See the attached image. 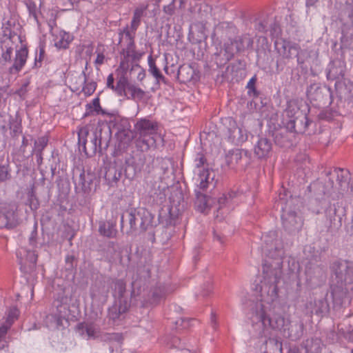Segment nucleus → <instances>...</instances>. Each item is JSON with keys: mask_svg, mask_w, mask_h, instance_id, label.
Listing matches in <instances>:
<instances>
[{"mask_svg": "<svg viewBox=\"0 0 353 353\" xmlns=\"http://www.w3.org/2000/svg\"><path fill=\"white\" fill-rule=\"evenodd\" d=\"M67 299V298H61V299L56 300L54 303L57 307V313L48 315L46 317L47 323L48 322L52 323L56 329L64 327L63 321L66 323H68L70 307L66 302Z\"/></svg>", "mask_w": 353, "mask_h": 353, "instance_id": "obj_14", "label": "nucleus"}, {"mask_svg": "<svg viewBox=\"0 0 353 353\" xmlns=\"http://www.w3.org/2000/svg\"><path fill=\"white\" fill-rule=\"evenodd\" d=\"M277 205L281 208L283 227L289 233L298 232L303 225L300 213V199L292 197L290 192L282 188L279 194Z\"/></svg>", "mask_w": 353, "mask_h": 353, "instance_id": "obj_3", "label": "nucleus"}, {"mask_svg": "<svg viewBox=\"0 0 353 353\" xmlns=\"http://www.w3.org/2000/svg\"><path fill=\"white\" fill-rule=\"evenodd\" d=\"M307 96L316 107L328 106L333 101L331 88L319 83H312L307 88Z\"/></svg>", "mask_w": 353, "mask_h": 353, "instance_id": "obj_10", "label": "nucleus"}, {"mask_svg": "<svg viewBox=\"0 0 353 353\" xmlns=\"http://www.w3.org/2000/svg\"><path fill=\"white\" fill-rule=\"evenodd\" d=\"M38 255L34 250H26V260L29 263V268L33 269L35 268L37 261Z\"/></svg>", "mask_w": 353, "mask_h": 353, "instance_id": "obj_56", "label": "nucleus"}, {"mask_svg": "<svg viewBox=\"0 0 353 353\" xmlns=\"http://www.w3.org/2000/svg\"><path fill=\"white\" fill-rule=\"evenodd\" d=\"M295 57L296 58V63L301 68H303L305 63L310 58V54L307 50L301 49L298 46Z\"/></svg>", "mask_w": 353, "mask_h": 353, "instance_id": "obj_54", "label": "nucleus"}, {"mask_svg": "<svg viewBox=\"0 0 353 353\" xmlns=\"http://www.w3.org/2000/svg\"><path fill=\"white\" fill-rule=\"evenodd\" d=\"M158 125L156 122L147 119L139 120L134 125V132H136V145L141 150H147L154 145L156 140L154 135L157 134Z\"/></svg>", "mask_w": 353, "mask_h": 353, "instance_id": "obj_7", "label": "nucleus"}, {"mask_svg": "<svg viewBox=\"0 0 353 353\" xmlns=\"http://www.w3.org/2000/svg\"><path fill=\"white\" fill-rule=\"evenodd\" d=\"M148 5H142L137 8L133 12V17L132 20H134L137 22L141 23V19L144 15L145 10L148 9Z\"/></svg>", "mask_w": 353, "mask_h": 353, "instance_id": "obj_57", "label": "nucleus"}, {"mask_svg": "<svg viewBox=\"0 0 353 353\" xmlns=\"http://www.w3.org/2000/svg\"><path fill=\"white\" fill-rule=\"evenodd\" d=\"M1 60L3 61V64L10 63L12 60V54L13 52V48L11 45L6 44L4 47H1Z\"/></svg>", "mask_w": 353, "mask_h": 353, "instance_id": "obj_55", "label": "nucleus"}, {"mask_svg": "<svg viewBox=\"0 0 353 353\" xmlns=\"http://www.w3.org/2000/svg\"><path fill=\"white\" fill-rule=\"evenodd\" d=\"M117 91L119 97L131 100L141 101L145 95L143 90L130 83L124 74L119 77L117 80Z\"/></svg>", "mask_w": 353, "mask_h": 353, "instance_id": "obj_13", "label": "nucleus"}, {"mask_svg": "<svg viewBox=\"0 0 353 353\" xmlns=\"http://www.w3.org/2000/svg\"><path fill=\"white\" fill-rule=\"evenodd\" d=\"M327 296V293L324 297L314 299L313 301H310L306 303V309L311 315L315 314L322 317L328 314L330 305Z\"/></svg>", "mask_w": 353, "mask_h": 353, "instance_id": "obj_24", "label": "nucleus"}, {"mask_svg": "<svg viewBox=\"0 0 353 353\" xmlns=\"http://www.w3.org/2000/svg\"><path fill=\"white\" fill-rule=\"evenodd\" d=\"M12 179L11 168L9 161L0 163V183L10 181Z\"/></svg>", "mask_w": 353, "mask_h": 353, "instance_id": "obj_49", "label": "nucleus"}, {"mask_svg": "<svg viewBox=\"0 0 353 353\" xmlns=\"http://www.w3.org/2000/svg\"><path fill=\"white\" fill-rule=\"evenodd\" d=\"M335 90L339 100L342 102L353 100V83L349 79L337 81L335 83Z\"/></svg>", "mask_w": 353, "mask_h": 353, "instance_id": "obj_26", "label": "nucleus"}, {"mask_svg": "<svg viewBox=\"0 0 353 353\" xmlns=\"http://www.w3.org/2000/svg\"><path fill=\"white\" fill-rule=\"evenodd\" d=\"M148 72L155 78L157 82L159 83L160 81H162L164 83H166L165 78L157 66L155 60L153 59L152 55L148 57Z\"/></svg>", "mask_w": 353, "mask_h": 353, "instance_id": "obj_44", "label": "nucleus"}, {"mask_svg": "<svg viewBox=\"0 0 353 353\" xmlns=\"http://www.w3.org/2000/svg\"><path fill=\"white\" fill-rule=\"evenodd\" d=\"M333 273L332 296L333 303L342 305L348 290L347 285L353 283V262L349 261H334L331 266Z\"/></svg>", "mask_w": 353, "mask_h": 353, "instance_id": "obj_4", "label": "nucleus"}, {"mask_svg": "<svg viewBox=\"0 0 353 353\" xmlns=\"http://www.w3.org/2000/svg\"><path fill=\"white\" fill-rule=\"evenodd\" d=\"M153 219L154 215L145 208H129L121 215V230L123 231L124 222L126 221L128 223L126 234L137 236L152 228Z\"/></svg>", "mask_w": 353, "mask_h": 353, "instance_id": "obj_5", "label": "nucleus"}, {"mask_svg": "<svg viewBox=\"0 0 353 353\" xmlns=\"http://www.w3.org/2000/svg\"><path fill=\"white\" fill-rule=\"evenodd\" d=\"M159 220L165 226L174 224L175 216L172 214V207L167 206L165 208H162L159 212Z\"/></svg>", "mask_w": 353, "mask_h": 353, "instance_id": "obj_43", "label": "nucleus"}, {"mask_svg": "<svg viewBox=\"0 0 353 353\" xmlns=\"http://www.w3.org/2000/svg\"><path fill=\"white\" fill-rule=\"evenodd\" d=\"M272 152V143L266 137H259L254 146V154L259 159L269 158Z\"/></svg>", "mask_w": 353, "mask_h": 353, "instance_id": "obj_29", "label": "nucleus"}, {"mask_svg": "<svg viewBox=\"0 0 353 353\" xmlns=\"http://www.w3.org/2000/svg\"><path fill=\"white\" fill-rule=\"evenodd\" d=\"M251 153L246 150L235 148L228 151L225 155L227 165L234 168L236 165L247 167L251 163Z\"/></svg>", "mask_w": 353, "mask_h": 353, "instance_id": "obj_17", "label": "nucleus"}, {"mask_svg": "<svg viewBox=\"0 0 353 353\" xmlns=\"http://www.w3.org/2000/svg\"><path fill=\"white\" fill-rule=\"evenodd\" d=\"M89 128L87 126L81 128L78 132V141L80 147H82L83 151L88 154L87 143L90 136Z\"/></svg>", "mask_w": 353, "mask_h": 353, "instance_id": "obj_45", "label": "nucleus"}, {"mask_svg": "<svg viewBox=\"0 0 353 353\" xmlns=\"http://www.w3.org/2000/svg\"><path fill=\"white\" fill-rule=\"evenodd\" d=\"M233 57L234 49L224 43V48L220 49L213 54L212 61L219 68L224 66Z\"/></svg>", "mask_w": 353, "mask_h": 353, "instance_id": "obj_32", "label": "nucleus"}, {"mask_svg": "<svg viewBox=\"0 0 353 353\" xmlns=\"http://www.w3.org/2000/svg\"><path fill=\"white\" fill-rule=\"evenodd\" d=\"M130 305V303L128 302L118 303L114 301V303L108 309V319L113 322L121 320L123 315L129 310Z\"/></svg>", "mask_w": 353, "mask_h": 353, "instance_id": "obj_31", "label": "nucleus"}, {"mask_svg": "<svg viewBox=\"0 0 353 353\" xmlns=\"http://www.w3.org/2000/svg\"><path fill=\"white\" fill-rule=\"evenodd\" d=\"M199 72L196 71V64H183L181 65L176 73V79L181 83H187L192 81L199 79Z\"/></svg>", "mask_w": 353, "mask_h": 353, "instance_id": "obj_23", "label": "nucleus"}, {"mask_svg": "<svg viewBox=\"0 0 353 353\" xmlns=\"http://www.w3.org/2000/svg\"><path fill=\"white\" fill-rule=\"evenodd\" d=\"M26 5L28 10L29 14L30 16H32L34 17V19L37 21H38V17H37V8L36 3L32 0H27L26 1Z\"/></svg>", "mask_w": 353, "mask_h": 353, "instance_id": "obj_62", "label": "nucleus"}, {"mask_svg": "<svg viewBox=\"0 0 353 353\" xmlns=\"http://www.w3.org/2000/svg\"><path fill=\"white\" fill-rule=\"evenodd\" d=\"M117 145L116 147L119 150H125L131 141L136 137V132L134 130L116 132L115 134Z\"/></svg>", "mask_w": 353, "mask_h": 353, "instance_id": "obj_39", "label": "nucleus"}, {"mask_svg": "<svg viewBox=\"0 0 353 353\" xmlns=\"http://www.w3.org/2000/svg\"><path fill=\"white\" fill-rule=\"evenodd\" d=\"M200 190L196 189L194 191L196 196L194 206L197 211L203 213L212 207L211 201L212 199L202 193Z\"/></svg>", "mask_w": 353, "mask_h": 353, "instance_id": "obj_37", "label": "nucleus"}, {"mask_svg": "<svg viewBox=\"0 0 353 353\" xmlns=\"http://www.w3.org/2000/svg\"><path fill=\"white\" fill-rule=\"evenodd\" d=\"M159 161V167L163 174H167L172 167V162L170 159H161Z\"/></svg>", "mask_w": 353, "mask_h": 353, "instance_id": "obj_58", "label": "nucleus"}, {"mask_svg": "<svg viewBox=\"0 0 353 353\" xmlns=\"http://www.w3.org/2000/svg\"><path fill=\"white\" fill-rule=\"evenodd\" d=\"M246 63L244 60L238 59L228 65L225 71L219 73L216 81L222 83L225 81H239L245 76Z\"/></svg>", "mask_w": 353, "mask_h": 353, "instance_id": "obj_11", "label": "nucleus"}, {"mask_svg": "<svg viewBox=\"0 0 353 353\" xmlns=\"http://www.w3.org/2000/svg\"><path fill=\"white\" fill-rule=\"evenodd\" d=\"M48 138L46 136L39 137L34 140V148L31 152V155L34 153H43V150L47 147L48 143Z\"/></svg>", "mask_w": 353, "mask_h": 353, "instance_id": "obj_50", "label": "nucleus"}, {"mask_svg": "<svg viewBox=\"0 0 353 353\" xmlns=\"http://www.w3.org/2000/svg\"><path fill=\"white\" fill-rule=\"evenodd\" d=\"M112 130L110 127L106 128H98V139L97 142L99 146L98 152L103 154V151H105L110 144L111 140Z\"/></svg>", "mask_w": 353, "mask_h": 353, "instance_id": "obj_36", "label": "nucleus"}, {"mask_svg": "<svg viewBox=\"0 0 353 353\" xmlns=\"http://www.w3.org/2000/svg\"><path fill=\"white\" fill-rule=\"evenodd\" d=\"M325 174L327 179L324 182L316 181L308 187L310 192L314 193L316 202H321L325 197L339 201L352 192L350 173L347 170L335 168L326 172Z\"/></svg>", "mask_w": 353, "mask_h": 353, "instance_id": "obj_2", "label": "nucleus"}, {"mask_svg": "<svg viewBox=\"0 0 353 353\" xmlns=\"http://www.w3.org/2000/svg\"><path fill=\"white\" fill-rule=\"evenodd\" d=\"M262 253L264 255L262 264L263 279L255 285L254 290L259 293V301H251L248 318L252 325L263 326L265 330H279L283 336L292 341L299 340L303 334L304 323L302 321H290L281 314L268 312L263 302L272 303L279 298V283L282 277V265L285 254L283 243L275 231L262 236Z\"/></svg>", "mask_w": 353, "mask_h": 353, "instance_id": "obj_1", "label": "nucleus"}, {"mask_svg": "<svg viewBox=\"0 0 353 353\" xmlns=\"http://www.w3.org/2000/svg\"><path fill=\"white\" fill-rule=\"evenodd\" d=\"M59 40L55 42V46L59 49H67L69 44L73 39V37L68 33L63 30L59 32Z\"/></svg>", "mask_w": 353, "mask_h": 353, "instance_id": "obj_47", "label": "nucleus"}, {"mask_svg": "<svg viewBox=\"0 0 353 353\" xmlns=\"http://www.w3.org/2000/svg\"><path fill=\"white\" fill-rule=\"evenodd\" d=\"M75 79L79 80V83L74 86L76 91L81 90L86 96H90L94 92L97 85V83L94 81H88L85 71H83L81 74L77 77H75Z\"/></svg>", "mask_w": 353, "mask_h": 353, "instance_id": "obj_34", "label": "nucleus"}, {"mask_svg": "<svg viewBox=\"0 0 353 353\" xmlns=\"http://www.w3.org/2000/svg\"><path fill=\"white\" fill-rule=\"evenodd\" d=\"M228 139L235 145H240L248 139L247 130L237 125L235 120L229 117L225 119Z\"/></svg>", "mask_w": 353, "mask_h": 353, "instance_id": "obj_19", "label": "nucleus"}, {"mask_svg": "<svg viewBox=\"0 0 353 353\" xmlns=\"http://www.w3.org/2000/svg\"><path fill=\"white\" fill-rule=\"evenodd\" d=\"M272 137L275 145L281 148H290L296 143V135L285 125L284 128L273 130Z\"/></svg>", "mask_w": 353, "mask_h": 353, "instance_id": "obj_18", "label": "nucleus"}, {"mask_svg": "<svg viewBox=\"0 0 353 353\" xmlns=\"http://www.w3.org/2000/svg\"><path fill=\"white\" fill-rule=\"evenodd\" d=\"M147 156L143 150L133 151L125 158L124 175L130 181L135 179L144 170Z\"/></svg>", "mask_w": 353, "mask_h": 353, "instance_id": "obj_9", "label": "nucleus"}, {"mask_svg": "<svg viewBox=\"0 0 353 353\" xmlns=\"http://www.w3.org/2000/svg\"><path fill=\"white\" fill-rule=\"evenodd\" d=\"M326 217V226L327 231L333 232L337 231L342 225V214L335 204L330 205L325 211Z\"/></svg>", "mask_w": 353, "mask_h": 353, "instance_id": "obj_22", "label": "nucleus"}, {"mask_svg": "<svg viewBox=\"0 0 353 353\" xmlns=\"http://www.w3.org/2000/svg\"><path fill=\"white\" fill-rule=\"evenodd\" d=\"M286 115L288 120L285 122V125L295 135L306 132L311 125H314V122L308 117L307 113L296 106H289L286 109Z\"/></svg>", "mask_w": 353, "mask_h": 353, "instance_id": "obj_8", "label": "nucleus"}, {"mask_svg": "<svg viewBox=\"0 0 353 353\" xmlns=\"http://www.w3.org/2000/svg\"><path fill=\"white\" fill-rule=\"evenodd\" d=\"M168 294V290L163 285H159L152 288L148 295V301L150 304L156 305L164 300Z\"/></svg>", "mask_w": 353, "mask_h": 353, "instance_id": "obj_38", "label": "nucleus"}, {"mask_svg": "<svg viewBox=\"0 0 353 353\" xmlns=\"http://www.w3.org/2000/svg\"><path fill=\"white\" fill-rule=\"evenodd\" d=\"M10 136L13 139H17L22 133L21 120L17 118H12L9 122Z\"/></svg>", "mask_w": 353, "mask_h": 353, "instance_id": "obj_46", "label": "nucleus"}, {"mask_svg": "<svg viewBox=\"0 0 353 353\" xmlns=\"http://www.w3.org/2000/svg\"><path fill=\"white\" fill-rule=\"evenodd\" d=\"M99 183V177L94 172L90 169L87 170L83 169L75 188L77 191L80 189L79 192H81L84 196H88L96 192Z\"/></svg>", "mask_w": 353, "mask_h": 353, "instance_id": "obj_12", "label": "nucleus"}, {"mask_svg": "<svg viewBox=\"0 0 353 353\" xmlns=\"http://www.w3.org/2000/svg\"><path fill=\"white\" fill-rule=\"evenodd\" d=\"M88 108L91 109L94 108L95 112L97 114H108L105 110H103L100 105L99 99L98 97L93 99L92 103L87 105Z\"/></svg>", "mask_w": 353, "mask_h": 353, "instance_id": "obj_61", "label": "nucleus"}, {"mask_svg": "<svg viewBox=\"0 0 353 353\" xmlns=\"http://www.w3.org/2000/svg\"><path fill=\"white\" fill-rule=\"evenodd\" d=\"M339 334L340 341L344 339L347 342L353 343V330L351 326L340 327L339 325Z\"/></svg>", "mask_w": 353, "mask_h": 353, "instance_id": "obj_51", "label": "nucleus"}, {"mask_svg": "<svg viewBox=\"0 0 353 353\" xmlns=\"http://www.w3.org/2000/svg\"><path fill=\"white\" fill-rule=\"evenodd\" d=\"M257 81L256 75H254L248 81L246 88L248 90V94L250 97H253L256 99H258V97L260 92L256 88V83Z\"/></svg>", "mask_w": 353, "mask_h": 353, "instance_id": "obj_53", "label": "nucleus"}, {"mask_svg": "<svg viewBox=\"0 0 353 353\" xmlns=\"http://www.w3.org/2000/svg\"><path fill=\"white\" fill-rule=\"evenodd\" d=\"M143 276L144 280L150 277V270L146 267H139L137 270V277ZM141 278H138L132 282V290L130 297L128 296L126 290V283L123 279H115L113 281V291L115 301L123 303V301L131 303L132 299L138 296L141 292Z\"/></svg>", "mask_w": 353, "mask_h": 353, "instance_id": "obj_6", "label": "nucleus"}, {"mask_svg": "<svg viewBox=\"0 0 353 353\" xmlns=\"http://www.w3.org/2000/svg\"><path fill=\"white\" fill-rule=\"evenodd\" d=\"M108 115L110 116L111 119L109 121V125L108 127H110V129L112 128L117 130L116 132L132 130L130 122L128 119L112 114H108Z\"/></svg>", "mask_w": 353, "mask_h": 353, "instance_id": "obj_35", "label": "nucleus"}, {"mask_svg": "<svg viewBox=\"0 0 353 353\" xmlns=\"http://www.w3.org/2000/svg\"><path fill=\"white\" fill-rule=\"evenodd\" d=\"M45 54H46V53H45L44 46L40 45L39 46V57H37V55H36V57H35L33 68H39L41 67L42 61L44 58Z\"/></svg>", "mask_w": 353, "mask_h": 353, "instance_id": "obj_59", "label": "nucleus"}, {"mask_svg": "<svg viewBox=\"0 0 353 353\" xmlns=\"http://www.w3.org/2000/svg\"><path fill=\"white\" fill-rule=\"evenodd\" d=\"M90 140H88V145L89 150L93 153L96 154L98 152L99 150V146H98V128H97L94 131L92 132V134L90 136L89 138Z\"/></svg>", "mask_w": 353, "mask_h": 353, "instance_id": "obj_52", "label": "nucleus"}, {"mask_svg": "<svg viewBox=\"0 0 353 353\" xmlns=\"http://www.w3.org/2000/svg\"><path fill=\"white\" fill-rule=\"evenodd\" d=\"M346 70L345 63L339 59H334L328 64L326 69V77L330 81H343Z\"/></svg>", "mask_w": 353, "mask_h": 353, "instance_id": "obj_20", "label": "nucleus"}, {"mask_svg": "<svg viewBox=\"0 0 353 353\" xmlns=\"http://www.w3.org/2000/svg\"><path fill=\"white\" fill-rule=\"evenodd\" d=\"M28 55V50L26 46H22L19 50H17L14 63L8 69L9 73L17 74L20 72L26 63Z\"/></svg>", "mask_w": 353, "mask_h": 353, "instance_id": "obj_33", "label": "nucleus"}, {"mask_svg": "<svg viewBox=\"0 0 353 353\" xmlns=\"http://www.w3.org/2000/svg\"><path fill=\"white\" fill-rule=\"evenodd\" d=\"M21 223L19 216L18 206L10 203L3 208L0 211V228L13 229Z\"/></svg>", "mask_w": 353, "mask_h": 353, "instance_id": "obj_15", "label": "nucleus"}, {"mask_svg": "<svg viewBox=\"0 0 353 353\" xmlns=\"http://www.w3.org/2000/svg\"><path fill=\"white\" fill-rule=\"evenodd\" d=\"M175 1L176 0H172L170 3L163 6V11L165 14L172 17L175 14Z\"/></svg>", "mask_w": 353, "mask_h": 353, "instance_id": "obj_64", "label": "nucleus"}, {"mask_svg": "<svg viewBox=\"0 0 353 353\" xmlns=\"http://www.w3.org/2000/svg\"><path fill=\"white\" fill-rule=\"evenodd\" d=\"M322 342L318 337H312L303 341L299 347L290 350V353H319Z\"/></svg>", "mask_w": 353, "mask_h": 353, "instance_id": "obj_25", "label": "nucleus"}, {"mask_svg": "<svg viewBox=\"0 0 353 353\" xmlns=\"http://www.w3.org/2000/svg\"><path fill=\"white\" fill-rule=\"evenodd\" d=\"M226 46L234 49V54L235 52H240L244 51L245 49L249 48L253 45V40L248 34H242L237 36L236 34L233 39L229 42L225 43Z\"/></svg>", "mask_w": 353, "mask_h": 353, "instance_id": "obj_30", "label": "nucleus"}, {"mask_svg": "<svg viewBox=\"0 0 353 353\" xmlns=\"http://www.w3.org/2000/svg\"><path fill=\"white\" fill-rule=\"evenodd\" d=\"M265 353H283L282 341L274 337H270L265 342Z\"/></svg>", "mask_w": 353, "mask_h": 353, "instance_id": "obj_42", "label": "nucleus"}, {"mask_svg": "<svg viewBox=\"0 0 353 353\" xmlns=\"http://www.w3.org/2000/svg\"><path fill=\"white\" fill-rule=\"evenodd\" d=\"M212 172L208 168L203 169V170L199 173V179L200 183L198 185L199 190L205 191L210 185L214 187V184L213 183L214 176H212Z\"/></svg>", "mask_w": 353, "mask_h": 353, "instance_id": "obj_40", "label": "nucleus"}, {"mask_svg": "<svg viewBox=\"0 0 353 353\" xmlns=\"http://www.w3.org/2000/svg\"><path fill=\"white\" fill-rule=\"evenodd\" d=\"M299 45L292 43L283 38H278L274 41V47L279 56L285 57V59H293Z\"/></svg>", "mask_w": 353, "mask_h": 353, "instance_id": "obj_21", "label": "nucleus"}, {"mask_svg": "<svg viewBox=\"0 0 353 353\" xmlns=\"http://www.w3.org/2000/svg\"><path fill=\"white\" fill-rule=\"evenodd\" d=\"M28 203L30 208L36 210L39 207V201L36 194L33 191L28 193Z\"/></svg>", "mask_w": 353, "mask_h": 353, "instance_id": "obj_60", "label": "nucleus"}, {"mask_svg": "<svg viewBox=\"0 0 353 353\" xmlns=\"http://www.w3.org/2000/svg\"><path fill=\"white\" fill-rule=\"evenodd\" d=\"M123 168L116 162L110 163L105 167L104 179L110 187L117 186L122 175Z\"/></svg>", "mask_w": 353, "mask_h": 353, "instance_id": "obj_28", "label": "nucleus"}, {"mask_svg": "<svg viewBox=\"0 0 353 353\" xmlns=\"http://www.w3.org/2000/svg\"><path fill=\"white\" fill-rule=\"evenodd\" d=\"M99 232L100 234L108 237L113 238L117 234L115 224L110 221H100L99 226Z\"/></svg>", "mask_w": 353, "mask_h": 353, "instance_id": "obj_41", "label": "nucleus"}, {"mask_svg": "<svg viewBox=\"0 0 353 353\" xmlns=\"http://www.w3.org/2000/svg\"><path fill=\"white\" fill-rule=\"evenodd\" d=\"M238 34L236 27L232 23L223 21L219 23L214 28L212 36H219L221 40H228L229 43Z\"/></svg>", "mask_w": 353, "mask_h": 353, "instance_id": "obj_27", "label": "nucleus"}, {"mask_svg": "<svg viewBox=\"0 0 353 353\" xmlns=\"http://www.w3.org/2000/svg\"><path fill=\"white\" fill-rule=\"evenodd\" d=\"M270 34L273 37H276V39L280 38L279 36L281 34V29L277 22L274 21L270 24Z\"/></svg>", "mask_w": 353, "mask_h": 353, "instance_id": "obj_63", "label": "nucleus"}, {"mask_svg": "<svg viewBox=\"0 0 353 353\" xmlns=\"http://www.w3.org/2000/svg\"><path fill=\"white\" fill-rule=\"evenodd\" d=\"M285 58V57L280 56L276 59V70L277 72H281L285 70H290L293 68V59Z\"/></svg>", "mask_w": 353, "mask_h": 353, "instance_id": "obj_48", "label": "nucleus"}, {"mask_svg": "<svg viewBox=\"0 0 353 353\" xmlns=\"http://www.w3.org/2000/svg\"><path fill=\"white\" fill-rule=\"evenodd\" d=\"M340 19L343 22L341 41L343 46H347L353 39V7H345L341 11Z\"/></svg>", "mask_w": 353, "mask_h": 353, "instance_id": "obj_16", "label": "nucleus"}]
</instances>
